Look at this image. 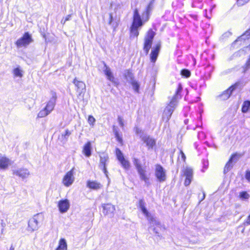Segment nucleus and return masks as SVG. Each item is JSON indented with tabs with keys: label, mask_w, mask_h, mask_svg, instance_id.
Instances as JSON below:
<instances>
[{
	"label": "nucleus",
	"mask_w": 250,
	"mask_h": 250,
	"mask_svg": "<svg viewBox=\"0 0 250 250\" xmlns=\"http://www.w3.org/2000/svg\"><path fill=\"white\" fill-rule=\"evenodd\" d=\"M182 88L181 84H179L175 95L172 97L169 103L165 108L162 116L163 121L167 122L170 118L177 105L178 94L181 91Z\"/></svg>",
	"instance_id": "nucleus-1"
},
{
	"label": "nucleus",
	"mask_w": 250,
	"mask_h": 250,
	"mask_svg": "<svg viewBox=\"0 0 250 250\" xmlns=\"http://www.w3.org/2000/svg\"><path fill=\"white\" fill-rule=\"evenodd\" d=\"M133 162L137 169L140 179L144 181L146 184L148 183L149 177V175L147 174L146 167H142L139 160L136 158L133 159Z\"/></svg>",
	"instance_id": "nucleus-2"
},
{
	"label": "nucleus",
	"mask_w": 250,
	"mask_h": 250,
	"mask_svg": "<svg viewBox=\"0 0 250 250\" xmlns=\"http://www.w3.org/2000/svg\"><path fill=\"white\" fill-rule=\"evenodd\" d=\"M140 208L142 212L146 215L147 220L150 222V223L152 226H160L161 224L159 221H158L156 218H154L147 210L145 207L144 202L141 200L139 202Z\"/></svg>",
	"instance_id": "nucleus-3"
},
{
	"label": "nucleus",
	"mask_w": 250,
	"mask_h": 250,
	"mask_svg": "<svg viewBox=\"0 0 250 250\" xmlns=\"http://www.w3.org/2000/svg\"><path fill=\"white\" fill-rule=\"evenodd\" d=\"M33 41L32 36L28 32L25 33L23 36L16 42L17 47H26Z\"/></svg>",
	"instance_id": "nucleus-4"
},
{
	"label": "nucleus",
	"mask_w": 250,
	"mask_h": 250,
	"mask_svg": "<svg viewBox=\"0 0 250 250\" xmlns=\"http://www.w3.org/2000/svg\"><path fill=\"white\" fill-rule=\"evenodd\" d=\"M155 176L160 182H164L167 180L166 170L160 165L157 164L155 167Z\"/></svg>",
	"instance_id": "nucleus-5"
},
{
	"label": "nucleus",
	"mask_w": 250,
	"mask_h": 250,
	"mask_svg": "<svg viewBox=\"0 0 250 250\" xmlns=\"http://www.w3.org/2000/svg\"><path fill=\"white\" fill-rule=\"evenodd\" d=\"M75 180L74 168L67 172L62 179V184L66 187L71 186Z\"/></svg>",
	"instance_id": "nucleus-6"
},
{
	"label": "nucleus",
	"mask_w": 250,
	"mask_h": 250,
	"mask_svg": "<svg viewBox=\"0 0 250 250\" xmlns=\"http://www.w3.org/2000/svg\"><path fill=\"white\" fill-rule=\"evenodd\" d=\"M40 214H37L29 220L27 228L29 231L33 232L38 229L39 220L40 219Z\"/></svg>",
	"instance_id": "nucleus-7"
},
{
	"label": "nucleus",
	"mask_w": 250,
	"mask_h": 250,
	"mask_svg": "<svg viewBox=\"0 0 250 250\" xmlns=\"http://www.w3.org/2000/svg\"><path fill=\"white\" fill-rule=\"evenodd\" d=\"M154 36V33L150 30L148 31L147 35L145 38L144 49L147 54L152 44V40Z\"/></svg>",
	"instance_id": "nucleus-8"
},
{
	"label": "nucleus",
	"mask_w": 250,
	"mask_h": 250,
	"mask_svg": "<svg viewBox=\"0 0 250 250\" xmlns=\"http://www.w3.org/2000/svg\"><path fill=\"white\" fill-rule=\"evenodd\" d=\"M116 154L118 160L121 164L122 167L125 169H128L130 167V163L127 160L125 159L119 149L117 148L116 149Z\"/></svg>",
	"instance_id": "nucleus-9"
},
{
	"label": "nucleus",
	"mask_w": 250,
	"mask_h": 250,
	"mask_svg": "<svg viewBox=\"0 0 250 250\" xmlns=\"http://www.w3.org/2000/svg\"><path fill=\"white\" fill-rule=\"evenodd\" d=\"M13 174L22 179L27 178L30 175V171L26 168H19L14 169Z\"/></svg>",
	"instance_id": "nucleus-10"
},
{
	"label": "nucleus",
	"mask_w": 250,
	"mask_h": 250,
	"mask_svg": "<svg viewBox=\"0 0 250 250\" xmlns=\"http://www.w3.org/2000/svg\"><path fill=\"white\" fill-rule=\"evenodd\" d=\"M184 176L186 177L184 185L188 186L190 185L193 179V169L190 167H186L183 170Z\"/></svg>",
	"instance_id": "nucleus-11"
},
{
	"label": "nucleus",
	"mask_w": 250,
	"mask_h": 250,
	"mask_svg": "<svg viewBox=\"0 0 250 250\" xmlns=\"http://www.w3.org/2000/svg\"><path fill=\"white\" fill-rule=\"evenodd\" d=\"M70 202L68 199L61 200L58 202V207L61 213L66 212L70 208Z\"/></svg>",
	"instance_id": "nucleus-12"
},
{
	"label": "nucleus",
	"mask_w": 250,
	"mask_h": 250,
	"mask_svg": "<svg viewBox=\"0 0 250 250\" xmlns=\"http://www.w3.org/2000/svg\"><path fill=\"white\" fill-rule=\"evenodd\" d=\"M108 160V157L106 154H102L100 155V167L103 170L106 177L108 178L107 171L106 167V163Z\"/></svg>",
	"instance_id": "nucleus-13"
},
{
	"label": "nucleus",
	"mask_w": 250,
	"mask_h": 250,
	"mask_svg": "<svg viewBox=\"0 0 250 250\" xmlns=\"http://www.w3.org/2000/svg\"><path fill=\"white\" fill-rule=\"evenodd\" d=\"M11 164V161L5 155H0V169L5 170Z\"/></svg>",
	"instance_id": "nucleus-14"
},
{
	"label": "nucleus",
	"mask_w": 250,
	"mask_h": 250,
	"mask_svg": "<svg viewBox=\"0 0 250 250\" xmlns=\"http://www.w3.org/2000/svg\"><path fill=\"white\" fill-rule=\"evenodd\" d=\"M51 98L45 107L46 110L48 111L50 113L53 110L56 104L57 99L56 93L54 92H51Z\"/></svg>",
	"instance_id": "nucleus-15"
},
{
	"label": "nucleus",
	"mask_w": 250,
	"mask_h": 250,
	"mask_svg": "<svg viewBox=\"0 0 250 250\" xmlns=\"http://www.w3.org/2000/svg\"><path fill=\"white\" fill-rule=\"evenodd\" d=\"M143 25V22L137 9H135L133 15V21L132 24V26L139 28Z\"/></svg>",
	"instance_id": "nucleus-16"
},
{
	"label": "nucleus",
	"mask_w": 250,
	"mask_h": 250,
	"mask_svg": "<svg viewBox=\"0 0 250 250\" xmlns=\"http://www.w3.org/2000/svg\"><path fill=\"white\" fill-rule=\"evenodd\" d=\"M102 208L104 215L113 214L115 210V207L109 203L102 205Z\"/></svg>",
	"instance_id": "nucleus-17"
},
{
	"label": "nucleus",
	"mask_w": 250,
	"mask_h": 250,
	"mask_svg": "<svg viewBox=\"0 0 250 250\" xmlns=\"http://www.w3.org/2000/svg\"><path fill=\"white\" fill-rule=\"evenodd\" d=\"M86 186L91 189L97 190L102 187V185L97 181H87L86 182Z\"/></svg>",
	"instance_id": "nucleus-18"
},
{
	"label": "nucleus",
	"mask_w": 250,
	"mask_h": 250,
	"mask_svg": "<svg viewBox=\"0 0 250 250\" xmlns=\"http://www.w3.org/2000/svg\"><path fill=\"white\" fill-rule=\"evenodd\" d=\"M73 83L75 84L76 87H77V91L79 93L80 96L82 93L84 92L85 89V85L83 82L80 81H78L76 79H75L73 80Z\"/></svg>",
	"instance_id": "nucleus-19"
},
{
	"label": "nucleus",
	"mask_w": 250,
	"mask_h": 250,
	"mask_svg": "<svg viewBox=\"0 0 250 250\" xmlns=\"http://www.w3.org/2000/svg\"><path fill=\"white\" fill-rule=\"evenodd\" d=\"M140 137L144 142L146 144L149 148H152L155 145L156 142L155 140L150 138L149 136L145 135L144 136H140Z\"/></svg>",
	"instance_id": "nucleus-20"
},
{
	"label": "nucleus",
	"mask_w": 250,
	"mask_h": 250,
	"mask_svg": "<svg viewBox=\"0 0 250 250\" xmlns=\"http://www.w3.org/2000/svg\"><path fill=\"white\" fill-rule=\"evenodd\" d=\"M235 87L236 85H232L227 90L224 91L223 93L220 95L221 99L223 100L228 99L231 94L232 91L235 89Z\"/></svg>",
	"instance_id": "nucleus-21"
},
{
	"label": "nucleus",
	"mask_w": 250,
	"mask_h": 250,
	"mask_svg": "<svg viewBox=\"0 0 250 250\" xmlns=\"http://www.w3.org/2000/svg\"><path fill=\"white\" fill-rule=\"evenodd\" d=\"M161 44L160 43L157 44L156 47L152 50L151 53V61L154 62L158 57L160 49Z\"/></svg>",
	"instance_id": "nucleus-22"
},
{
	"label": "nucleus",
	"mask_w": 250,
	"mask_h": 250,
	"mask_svg": "<svg viewBox=\"0 0 250 250\" xmlns=\"http://www.w3.org/2000/svg\"><path fill=\"white\" fill-rule=\"evenodd\" d=\"M83 153L86 156L89 157L91 154V145L90 142H88L83 146Z\"/></svg>",
	"instance_id": "nucleus-23"
},
{
	"label": "nucleus",
	"mask_w": 250,
	"mask_h": 250,
	"mask_svg": "<svg viewBox=\"0 0 250 250\" xmlns=\"http://www.w3.org/2000/svg\"><path fill=\"white\" fill-rule=\"evenodd\" d=\"M55 250H67L66 241L64 238H61L58 243V246Z\"/></svg>",
	"instance_id": "nucleus-24"
},
{
	"label": "nucleus",
	"mask_w": 250,
	"mask_h": 250,
	"mask_svg": "<svg viewBox=\"0 0 250 250\" xmlns=\"http://www.w3.org/2000/svg\"><path fill=\"white\" fill-rule=\"evenodd\" d=\"M104 68L105 69L104 70V71L105 75L106 76L107 79L112 82H114V78L110 69L108 66H107L106 64H104Z\"/></svg>",
	"instance_id": "nucleus-25"
},
{
	"label": "nucleus",
	"mask_w": 250,
	"mask_h": 250,
	"mask_svg": "<svg viewBox=\"0 0 250 250\" xmlns=\"http://www.w3.org/2000/svg\"><path fill=\"white\" fill-rule=\"evenodd\" d=\"M12 73L15 77L21 78L23 76V71L21 67H18L13 70Z\"/></svg>",
	"instance_id": "nucleus-26"
},
{
	"label": "nucleus",
	"mask_w": 250,
	"mask_h": 250,
	"mask_svg": "<svg viewBox=\"0 0 250 250\" xmlns=\"http://www.w3.org/2000/svg\"><path fill=\"white\" fill-rule=\"evenodd\" d=\"M242 154L240 153H234L231 156L229 159L230 161L235 163L242 156Z\"/></svg>",
	"instance_id": "nucleus-27"
},
{
	"label": "nucleus",
	"mask_w": 250,
	"mask_h": 250,
	"mask_svg": "<svg viewBox=\"0 0 250 250\" xmlns=\"http://www.w3.org/2000/svg\"><path fill=\"white\" fill-rule=\"evenodd\" d=\"M49 113L50 112L46 110V108L44 107L43 109L39 112L38 114V117L43 118L48 115Z\"/></svg>",
	"instance_id": "nucleus-28"
},
{
	"label": "nucleus",
	"mask_w": 250,
	"mask_h": 250,
	"mask_svg": "<svg viewBox=\"0 0 250 250\" xmlns=\"http://www.w3.org/2000/svg\"><path fill=\"white\" fill-rule=\"evenodd\" d=\"M232 163L233 162L232 161H230V159L229 160L224 167V170L225 173L228 172L231 168H232L233 167Z\"/></svg>",
	"instance_id": "nucleus-29"
},
{
	"label": "nucleus",
	"mask_w": 250,
	"mask_h": 250,
	"mask_svg": "<svg viewBox=\"0 0 250 250\" xmlns=\"http://www.w3.org/2000/svg\"><path fill=\"white\" fill-rule=\"evenodd\" d=\"M139 28L131 26L130 29L131 36L134 37H137L139 35V31L138 29Z\"/></svg>",
	"instance_id": "nucleus-30"
},
{
	"label": "nucleus",
	"mask_w": 250,
	"mask_h": 250,
	"mask_svg": "<svg viewBox=\"0 0 250 250\" xmlns=\"http://www.w3.org/2000/svg\"><path fill=\"white\" fill-rule=\"evenodd\" d=\"M250 107V102L245 101L243 105L242 111L243 112H247Z\"/></svg>",
	"instance_id": "nucleus-31"
},
{
	"label": "nucleus",
	"mask_w": 250,
	"mask_h": 250,
	"mask_svg": "<svg viewBox=\"0 0 250 250\" xmlns=\"http://www.w3.org/2000/svg\"><path fill=\"white\" fill-rule=\"evenodd\" d=\"M249 197L250 195L246 191H242L239 193V198L242 200H246Z\"/></svg>",
	"instance_id": "nucleus-32"
},
{
	"label": "nucleus",
	"mask_w": 250,
	"mask_h": 250,
	"mask_svg": "<svg viewBox=\"0 0 250 250\" xmlns=\"http://www.w3.org/2000/svg\"><path fill=\"white\" fill-rule=\"evenodd\" d=\"M95 122H96V120L93 116L89 115L88 116V123L90 125H91L92 126H93L95 124Z\"/></svg>",
	"instance_id": "nucleus-33"
},
{
	"label": "nucleus",
	"mask_w": 250,
	"mask_h": 250,
	"mask_svg": "<svg viewBox=\"0 0 250 250\" xmlns=\"http://www.w3.org/2000/svg\"><path fill=\"white\" fill-rule=\"evenodd\" d=\"M152 5V1H151V2L149 3V5H148V7H147V8L146 11V13H145L143 14V17L145 16V15H146V20H145V21H146L148 20V11H149V10H151Z\"/></svg>",
	"instance_id": "nucleus-34"
},
{
	"label": "nucleus",
	"mask_w": 250,
	"mask_h": 250,
	"mask_svg": "<svg viewBox=\"0 0 250 250\" xmlns=\"http://www.w3.org/2000/svg\"><path fill=\"white\" fill-rule=\"evenodd\" d=\"M181 75L185 76L186 77H188L190 75V72L187 69H184L181 71Z\"/></svg>",
	"instance_id": "nucleus-35"
},
{
	"label": "nucleus",
	"mask_w": 250,
	"mask_h": 250,
	"mask_svg": "<svg viewBox=\"0 0 250 250\" xmlns=\"http://www.w3.org/2000/svg\"><path fill=\"white\" fill-rule=\"evenodd\" d=\"M132 85L133 87V88L136 91H138L139 87V85L138 83L135 81H133L132 82Z\"/></svg>",
	"instance_id": "nucleus-36"
},
{
	"label": "nucleus",
	"mask_w": 250,
	"mask_h": 250,
	"mask_svg": "<svg viewBox=\"0 0 250 250\" xmlns=\"http://www.w3.org/2000/svg\"><path fill=\"white\" fill-rule=\"evenodd\" d=\"M118 122L120 125L122 127H123L124 126V119L123 118L121 117V116H119L118 117Z\"/></svg>",
	"instance_id": "nucleus-37"
},
{
	"label": "nucleus",
	"mask_w": 250,
	"mask_h": 250,
	"mask_svg": "<svg viewBox=\"0 0 250 250\" xmlns=\"http://www.w3.org/2000/svg\"><path fill=\"white\" fill-rule=\"evenodd\" d=\"M250 0H238L237 3L239 5H243L247 3Z\"/></svg>",
	"instance_id": "nucleus-38"
},
{
	"label": "nucleus",
	"mask_w": 250,
	"mask_h": 250,
	"mask_svg": "<svg viewBox=\"0 0 250 250\" xmlns=\"http://www.w3.org/2000/svg\"><path fill=\"white\" fill-rule=\"evenodd\" d=\"M71 17V16L70 15H67L64 19H62V21H61V23L63 24H64L65 22L67 21H69L70 20V18Z\"/></svg>",
	"instance_id": "nucleus-39"
},
{
	"label": "nucleus",
	"mask_w": 250,
	"mask_h": 250,
	"mask_svg": "<svg viewBox=\"0 0 250 250\" xmlns=\"http://www.w3.org/2000/svg\"><path fill=\"white\" fill-rule=\"evenodd\" d=\"M245 177L247 180L250 182V171L246 172Z\"/></svg>",
	"instance_id": "nucleus-40"
},
{
	"label": "nucleus",
	"mask_w": 250,
	"mask_h": 250,
	"mask_svg": "<svg viewBox=\"0 0 250 250\" xmlns=\"http://www.w3.org/2000/svg\"><path fill=\"white\" fill-rule=\"evenodd\" d=\"M115 135H116V137L117 139L118 140V141L121 143L122 142V138L120 137V136H119V135L117 132H116L115 133Z\"/></svg>",
	"instance_id": "nucleus-41"
},
{
	"label": "nucleus",
	"mask_w": 250,
	"mask_h": 250,
	"mask_svg": "<svg viewBox=\"0 0 250 250\" xmlns=\"http://www.w3.org/2000/svg\"><path fill=\"white\" fill-rule=\"evenodd\" d=\"M135 132L137 134H139L142 133V130H140L139 128L136 127L135 129Z\"/></svg>",
	"instance_id": "nucleus-42"
},
{
	"label": "nucleus",
	"mask_w": 250,
	"mask_h": 250,
	"mask_svg": "<svg viewBox=\"0 0 250 250\" xmlns=\"http://www.w3.org/2000/svg\"><path fill=\"white\" fill-rule=\"evenodd\" d=\"M71 133L68 130H66L65 132L64 136H69Z\"/></svg>",
	"instance_id": "nucleus-43"
},
{
	"label": "nucleus",
	"mask_w": 250,
	"mask_h": 250,
	"mask_svg": "<svg viewBox=\"0 0 250 250\" xmlns=\"http://www.w3.org/2000/svg\"><path fill=\"white\" fill-rule=\"evenodd\" d=\"M181 154H182V158H183L184 160H185L186 159V156H185L184 153L182 151H181Z\"/></svg>",
	"instance_id": "nucleus-44"
},
{
	"label": "nucleus",
	"mask_w": 250,
	"mask_h": 250,
	"mask_svg": "<svg viewBox=\"0 0 250 250\" xmlns=\"http://www.w3.org/2000/svg\"><path fill=\"white\" fill-rule=\"evenodd\" d=\"M154 231L156 233H158V231L157 230H156V228H154Z\"/></svg>",
	"instance_id": "nucleus-45"
},
{
	"label": "nucleus",
	"mask_w": 250,
	"mask_h": 250,
	"mask_svg": "<svg viewBox=\"0 0 250 250\" xmlns=\"http://www.w3.org/2000/svg\"><path fill=\"white\" fill-rule=\"evenodd\" d=\"M9 250H14V248L13 247H11L10 248Z\"/></svg>",
	"instance_id": "nucleus-46"
},
{
	"label": "nucleus",
	"mask_w": 250,
	"mask_h": 250,
	"mask_svg": "<svg viewBox=\"0 0 250 250\" xmlns=\"http://www.w3.org/2000/svg\"><path fill=\"white\" fill-rule=\"evenodd\" d=\"M127 73H128V74L129 75H130V78H131V73H130L129 72H127Z\"/></svg>",
	"instance_id": "nucleus-47"
},
{
	"label": "nucleus",
	"mask_w": 250,
	"mask_h": 250,
	"mask_svg": "<svg viewBox=\"0 0 250 250\" xmlns=\"http://www.w3.org/2000/svg\"><path fill=\"white\" fill-rule=\"evenodd\" d=\"M110 18H111V21H110V23H111V21H112V18L111 16H110Z\"/></svg>",
	"instance_id": "nucleus-48"
}]
</instances>
